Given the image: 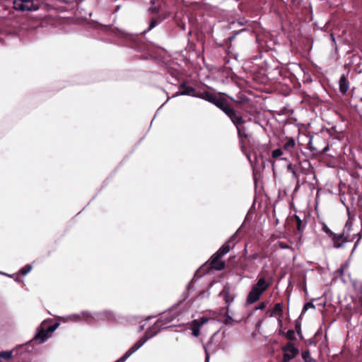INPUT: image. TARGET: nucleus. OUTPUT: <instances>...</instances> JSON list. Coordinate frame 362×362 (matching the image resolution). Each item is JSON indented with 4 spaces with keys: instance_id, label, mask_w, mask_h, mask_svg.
I'll return each instance as SVG.
<instances>
[{
    "instance_id": "obj_5",
    "label": "nucleus",
    "mask_w": 362,
    "mask_h": 362,
    "mask_svg": "<svg viewBox=\"0 0 362 362\" xmlns=\"http://www.w3.org/2000/svg\"><path fill=\"white\" fill-rule=\"evenodd\" d=\"M13 6L16 10L21 11H37L39 8V6L35 4L33 0H15Z\"/></svg>"
},
{
    "instance_id": "obj_26",
    "label": "nucleus",
    "mask_w": 362,
    "mask_h": 362,
    "mask_svg": "<svg viewBox=\"0 0 362 362\" xmlns=\"http://www.w3.org/2000/svg\"><path fill=\"white\" fill-rule=\"evenodd\" d=\"M322 230L324 232H325L327 235H329L330 237H332L333 235L335 233H333L331 230L327 227V225L324 224L322 227Z\"/></svg>"
},
{
    "instance_id": "obj_36",
    "label": "nucleus",
    "mask_w": 362,
    "mask_h": 362,
    "mask_svg": "<svg viewBox=\"0 0 362 362\" xmlns=\"http://www.w3.org/2000/svg\"><path fill=\"white\" fill-rule=\"evenodd\" d=\"M292 174H293V177H296V170H292V171L291 172Z\"/></svg>"
},
{
    "instance_id": "obj_39",
    "label": "nucleus",
    "mask_w": 362,
    "mask_h": 362,
    "mask_svg": "<svg viewBox=\"0 0 362 362\" xmlns=\"http://www.w3.org/2000/svg\"><path fill=\"white\" fill-rule=\"evenodd\" d=\"M331 37H332V40H334V38L332 35H331Z\"/></svg>"
},
{
    "instance_id": "obj_18",
    "label": "nucleus",
    "mask_w": 362,
    "mask_h": 362,
    "mask_svg": "<svg viewBox=\"0 0 362 362\" xmlns=\"http://www.w3.org/2000/svg\"><path fill=\"white\" fill-rule=\"evenodd\" d=\"M216 336V333H215L211 337L210 341L206 345L204 346V351H205V353H206V362H209V352H208V349H209V346L211 344L212 341L215 339Z\"/></svg>"
},
{
    "instance_id": "obj_41",
    "label": "nucleus",
    "mask_w": 362,
    "mask_h": 362,
    "mask_svg": "<svg viewBox=\"0 0 362 362\" xmlns=\"http://www.w3.org/2000/svg\"><path fill=\"white\" fill-rule=\"evenodd\" d=\"M281 247H286V245H281Z\"/></svg>"
},
{
    "instance_id": "obj_11",
    "label": "nucleus",
    "mask_w": 362,
    "mask_h": 362,
    "mask_svg": "<svg viewBox=\"0 0 362 362\" xmlns=\"http://www.w3.org/2000/svg\"><path fill=\"white\" fill-rule=\"evenodd\" d=\"M222 257H219L216 254L215 257L211 262V267L216 270H221L225 267V263L221 260Z\"/></svg>"
},
{
    "instance_id": "obj_37",
    "label": "nucleus",
    "mask_w": 362,
    "mask_h": 362,
    "mask_svg": "<svg viewBox=\"0 0 362 362\" xmlns=\"http://www.w3.org/2000/svg\"><path fill=\"white\" fill-rule=\"evenodd\" d=\"M360 312L362 314V299H361V310H360Z\"/></svg>"
},
{
    "instance_id": "obj_12",
    "label": "nucleus",
    "mask_w": 362,
    "mask_h": 362,
    "mask_svg": "<svg viewBox=\"0 0 362 362\" xmlns=\"http://www.w3.org/2000/svg\"><path fill=\"white\" fill-rule=\"evenodd\" d=\"M214 105L223 110L226 115L230 113L233 110V108L230 107L223 99L217 98L214 103Z\"/></svg>"
},
{
    "instance_id": "obj_16",
    "label": "nucleus",
    "mask_w": 362,
    "mask_h": 362,
    "mask_svg": "<svg viewBox=\"0 0 362 362\" xmlns=\"http://www.w3.org/2000/svg\"><path fill=\"white\" fill-rule=\"evenodd\" d=\"M201 98L208 100L210 103H212L214 104L215 101L216 100L217 98L212 93L209 92L204 93Z\"/></svg>"
},
{
    "instance_id": "obj_35",
    "label": "nucleus",
    "mask_w": 362,
    "mask_h": 362,
    "mask_svg": "<svg viewBox=\"0 0 362 362\" xmlns=\"http://www.w3.org/2000/svg\"><path fill=\"white\" fill-rule=\"evenodd\" d=\"M240 137H243V136H245V137H247V135L244 132V131L241 129V136H239Z\"/></svg>"
},
{
    "instance_id": "obj_15",
    "label": "nucleus",
    "mask_w": 362,
    "mask_h": 362,
    "mask_svg": "<svg viewBox=\"0 0 362 362\" xmlns=\"http://www.w3.org/2000/svg\"><path fill=\"white\" fill-rule=\"evenodd\" d=\"M50 334L48 329L47 330L41 329L36 334L34 339L40 340V342L42 343L49 337Z\"/></svg>"
},
{
    "instance_id": "obj_6",
    "label": "nucleus",
    "mask_w": 362,
    "mask_h": 362,
    "mask_svg": "<svg viewBox=\"0 0 362 362\" xmlns=\"http://www.w3.org/2000/svg\"><path fill=\"white\" fill-rule=\"evenodd\" d=\"M284 351L283 362H288L299 354V350L293 343H288L282 347Z\"/></svg>"
},
{
    "instance_id": "obj_10",
    "label": "nucleus",
    "mask_w": 362,
    "mask_h": 362,
    "mask_svg": "<svg viewBox=\"0 0 362 362\" xmlns=\"http://www.w3.org/2000/svg\"><path fill=\"white\" fill-rule=\"evenodd\" d=\"M296 147V141L294 139L289 137L286 139V142L283 145L284 151L290 153L291 156L293 155L294 149Z\"/></svg>"
},
{
    "instance_id": "obj_9",
    "label": "nucleus",
    "mask_w": 362,
    "mask_h": 362,
    "mask_svg": "<svg viewBox=\"0 0 362 362\" xmlns=\"http://www.w3.org/2000/svg\"><path fill=\"white\" fill-rule=\"evenodd\" d=\"M334 247L340 248L348 242L347 238L344 234H334L332 237Z\"/></svg>"
},
{
    "instance_id": "obj_40",
    "label": "nucleus",
    "mask_w": 362,
    "mask_h": 362,
    "mask_svg": "<svg viewBox=\"0 0 362 362\" xmlns=\"http://www.w3.org/2000/svg\"><path fill=\"white\" fill-rule=\"evenodd\" d=\"M281 247H286V245H281Z\"/></svg>"
},
{
    "instance_id": "obj_23",
    "label": "nucleus",
    "mask_w": 362,
    "mask_h": 362,
    "mask_svg": "<svg viewBox=\"0 0 362 362\" xmlns=\"http://www.w3.org/2000/svg\"><path fill=\"white\" fill-rule=\"evenodd\" d=\"M32 269V265L27 264L25 267H23L21 270L20 273L23 275H26L28 274Z\"/></svg>"
},
{
    "instance_id": "obj_4",
    "label": "nucleus",
    "mask_w": 362,
    "mask_h": 362,
    "mask_svg": "<svg viewBox=\"0 0 362 362\" xmlns=\"http://www.w3.org/2000/svg\"><path fill=\"white\" fill-rule=\"evenodd\" d=\"M180 314L179 306H175L170 308L168 313L165 314V317L163 320H158L155 324L156 328L165 329L168 327V324L175 319ZM170 325H169L170 327Z\"/></svg>"
},
{
    "instance_id": "obj_13",
    "label": "nucleus",
    "mask_w": 362,
    "mask_h": 362,
    "mask_svg": "<svg viewBox=\"0 0 362 362\" xmlns=\"http://www.w3.org/2000/svg\"><path fill=\"white\" fill-rule=\"evenodd\" d=\"M339 90L342 94H346L349 88V83L345 75H342L339 81Z\"/></svg>"
},
{
    "instance_id": "obj_8",
    "label": "nucleus",
    "mask_w": 362,
    "mask_h": 362,
    "mask_svg": "<svg viewBox=\"0 0 362 362\" xmlns=\"http://www.w3.org/2000/svg\"><path fill=\"white\" fill-rule=\"evenodd\" d=\"M209 321V318L202 317L199 320H194L191 325V329L194 337H197L199 335L200 327Z\"/></svg>"
},
{
    "instance_id": "obj_25",
    "label": "nucleus",
    "mask_w": 362,
    "mask_h": 362,
    "mask_svg": "<svg viewBox=\"0 0 362 362\" xmlns=\"http://www.w3.org/2000/svg\"><path fill=\"white\" fill-rule=\"evenodd\" d=\"M286 337L288 339H291V340L295 338V332H294V331L291 330V329L287 331V332L286 334Z\"/></svg>"
},
{
    "instance_id": "obj_14",
    "label": "nucleus",
    "mask_w": 362,
    "mask_h": 362,
    "mask_svg": "<svg viewBox=\"0 0 362 362\" xmlns=\"http://www.w3.org/2000/svg\"><path fill=\"white\" fill-rule=\"evenodd\" d=\"M220 296L224 299L226 303L229 305L233 302L234 296L231 294L228 288H224L221 293Z\"/></svg>"
},
{
    "instance_id": "obj_19",
    "label": "nucleus",
    "mask_w": 362,
    "mask_h": 362,
    "mask_svg": "<svg viewBox=\"0 0 362 362\" xmlns=\"http://www.w3.org/2000/svg\"><path fill=\"white\" fill-rule=\"evenodd\" d=\"M224 321H225V323L226 324H233L234 322H236L235 320H234L230 315V311L229 310V309H227L226 313H225V315H224Z\"/></svg>"
},
{
    "instance_id": "obj_20",
    "label": "nucleus",
    "mask_w": 362,
    "mask_h": 362,
    "mask_svg": "<svg viewBox=\"0 0 362 362\" xmlns=\"http://www.w3.org/2000/svg\"><path fill=\"white\" fill-rule=\"evenodd\" d=\"M12 356H13L12 351H5L0 352V359L4 358L6 360H9L10 358H11Z\"/></svg>"
},
{
    "instance_id": "obj_28",
    "label": "nucleus",
    "mask_w": 362,
    "mask_h": 362,
    "mask_svg": "<svg viewBox=\"0 0 362 362\" xmlns=\"http://www.w3.org/2000/svg\"><path fill=\"white\" fill-rule=\"evenodd\" d=\"M281 311H282V308H281V304L276 303L274 308L273 312H281Z\"/></svg>"
},
{
    "instance_id": "obj_30",
    "label": "nucleus",
    "mask_w": 362,
    "mask_h": 362,
    "mask_svg": "<svg viewBox=\"0 0 362 362\" xmlns=\"http://www.w3.org/2000/svg\"><path fill=\"white\" fill-rule=\"evenodd\" d=\"M156 25H157V21L156 20H152L150 23V25H149V28H148V30L153 29Z\"/></svg>"
},
{
    "instance_id": "obj_2",
    "label": "nucleus",
    "mask_w": 362,
    "mask_h": 362,
    "mask_svg": "<svg viewBox=\"0 0 362 362\" xmlns=\"http://www.w3.org/2000/svg\"><path fill=\"white\" fill-rule=\"evenodd\" d=\"M271 284L272 281L270 279H267L263 276L259 278L257 283L252 286V288L247 295V303L252 304L257 301L261 295L267 290Z\"/></svg>"
},
{
    "instance_id": "obj_31",
    "label": "nucleus",
    "mask_w": 362,
    "mask_h": 362,
    "mask_svg": "<svg viewBox=\"0 0 362 362\" xmlns=\"http://www.w3.org/2000/svg\"><path fill=\"white\" fill-rule=\"evenodd\" d=\"M192 92H194V89L192 88H189L186 91L182 92L180 93V95H184V94L190 95Z\"/></svg>"
},
{
    "instance_id": "obj_7",
    "label": "nucleus",
    "mask_w": 362,
    "mask_h": 362,
    "mask_svg": "<svg viewBox=\"0 0 362 362\" xmlns=\"http://www.w3.org/2000/svg\"><path fill=\"white\" fill-rule=\"evenodd\" d=\"M227 115L229 117L232 122L235 125L238 136H241V128H240L239 126L245 122L243 117L238 115L233 109Z\"/></svg>"
},
{
    "instance_id": "obj_1",
    "label": "nucleus",
    "mask_w": 362,
    "mask_h": 362,
    "mask_svg": "<svg viewBox=\"0 0 362 362\" xmlns=\"http://www.w3.org/2000/svg\"><path fill=\"white\" fill-rule=\"evenodd\" d=\"M112 317V314L109 313H96L94 315L88 313V312H82L81 314H72L66 317H61V320L64 322L73 321V322H79L81 320H84L87 323H93L99 320H103L105 319H110Z\"/></svg>"
},
{
    "instance_id": "obj_21",
    "label": "nucleus",
    "mask_w": 362,
    "mask_h": 362,
    "mask_svg": "<svg viewBox=\"0 0 362 362\" xmlns=\"http://www.w3.org/2000/svg\"><path fill=\"white\" fill-rule=\"evenodd\" d=\"M302 357L305 362H315V361L311 357L308 351H304L302 354Z\"/></svg>"
},
{
    "instance_id": "obj_3",
    "label": "nucleus",
    "mask_w": 362,
    "mask_h": 362,
    "mask_svg": "<svg viewBox=\"0 0 362 362\" xmlns=\"http://www.w3.org/2000/svg\"><path fill=\"white\" fill-rule=\"evenodd\" d=\"M156 332L151 333V331H148L145 336L139 339L116 362H124L126 361L132 354L136 351L140 347H141L146 341L153 337Z\"/></svg>"
},
{
    "instance_id": "obj_17",
    "label": "nucleus",
    "mask_w": 362,
    "mask_h": 362,
    "mask_svg": "<svg viewBox=\"0 0 362 362\" xmlns=\"http://www.w3.org/2000/svg\"><path fill=\"white\" fill-rule=\"evenodd\" d=\"M230 251V245L228 243H225L216 252L219 257H223Z\"/></svg>"
},
{
    "instance_id": "obj_34",
    "label": "nucleus",
    "mask_w": 362,
    "mask_h": 362,
    "mask_svg": "<svg viewBox=\"0 0 362 362\" xmlns=\"http://www.w3.org/2000/svg\"><path fill=\"white\" fill-rule=\"evenodd\" d=\"M265 308V304L264 303H262L257 308V309L263 310Z\"/></svg>"
},
{
    "instance_id": "obj_33",
    "label": "nucleus",
    "mask_w": 362,
    "mask_h": 362,
    "mask_svg": "<svg viewBox=\"0 0 362 362\" xmlns=\"http://www.w3.org/2000/svg\"><path fill=\"white\" fill-rule=\"evenodd\" d=\"M287 170H289L290 172L292 171V170H294L293 169V166L291 163H289L288 165H287Z\"/></svg>"
},
{
    "instance_id": "obj_38",
    "label": "nucleus",
    "mask_w": 362,
    "mask_h": 362,
    "mask_svg": "<svg viewBox=\"0 0 362 362\" xmlns=\"http://www.w3.org/2000/svg\"><path fill=\"white\" fill-rule=\"evenodd\" d=\"M281 159L283 160H287L286 158H281Z\"/></svg>"
},
{
    "instance_id": "obj_27",
    "label": "nucleus",
    "mask_w": 362,
    "mask_h": 362,
    "mask_svg": "<svg viewBox=\"0 0 362 362\" xmlns=\"http://www.w3.org/2000/svg\"><path fill=\"white\" fill-rule=\"evenodd\" d=\"M59 326V322H57L55 323L54 325L52 326H50L48 327V332L49 333H52L53 332H54L57 328Z\"/></svg>"
},
{
    "instance_id": "obj_22",
    "label": "nucleus",
    "mask_w": 362,
    "mask_h": 362,
    "mask_svg": "<svg viewBox=\"0 0 362 362\" xmlns=\"http://www.w3.org/2000/svg\"><path fill=\"white\" fill-rule=\"evenodd\" d=\"M284 152L283 150L281 148H276L272 151V156L274 159H277L280 158L283 155Z\"/></svg>"
},
{
    "instance_id": "obj_32",
    "label": "nucleus",
    "mask_w": 362,
    "mask_h": 362,
    "mask_svg": "<svg viewBox=\"0 0 362 362\" xmlns=\"http://www.w3.org/2000/svg\"><path fill=\"white\" fill-rule=\"evenodd\" d=\"M308 148L312 150V151H316V148L315 147L313 146L312 145V141L310 140L308 144Z\"/></svg>"
},
{
    "instance_id": "obj_29",
    "label": "nucleus",
    "mask_w": 362,
    "mask_h": 362,
    "mask_svg": "<svg viewBox=\"0 0 362 362\" xmlns=\"http://www.w3.org/2000/svg\"><path fill=\"white\" fill-rule=\"evenodd\" d=\"M297 228L299 231L303 230V228H302V222L299 218H297Z\"/></svg>"
},
{
    "instance_id": "obj_24",
    "label": "nucleus",
    "mask_w": 362,
    "mask_h": 362,
    "mask_svg": "<svg viewBox=\"0 0 362 362\" xmlns=\"http://www.w3.org/2000/svg\"><path fill=\"white\" fill-rule=\"evenodd\" d=\"M310 308L315 309V307L314 304L310 302L306 303L303 307V312H305L306 310H308Z\"/></svg>"
}]
</instances>
